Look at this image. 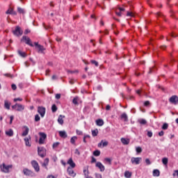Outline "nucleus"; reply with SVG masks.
Returning <instances> with one entry per match:
<instances>
[{"mask_svg":"<svg viewBox=\"0 0 178 178\" xmlns=\"http://www.w3.org/2000/svg\"><path fill=\"white\" fill-rule=\"evenodd\" d=\"M12 168H13V165H6V164H5V163L0 165V169H1V172H3V173H9V172H10V169H12Z\"/></svg>","mask_w":178,"mask_h":178,"instance_id":"1","label":"nucleus"},{"mask_svg":"<svg viewBox=\"0 0 178 178\" xmlns=\"http://www.w3.org/2000/svg\"><path fill=\"white\" fill-rule=\"evenodd\" d=\"M12 108L17 112H23V111H24V105H22L21 104L17 103L15 105L12 106Z\"/></svg>","mask_w":178,"mask_h":178,"instance_id":"2","label":"nucleus"},{"mask_svg":"<svg viewBox=\"0 0 178 178\" xmlns=\"http://www.w3.org/2000/svg\"><path fill=\"white\" fill-rule=\"evenodd\" d=\"M14 35H16L17 37H20V35H23V30H22V28L20 26H17L15 27V29L13 31Z\"/></svg>","mask_w":178,"mask_h":178,"instance_id":"3","label":"nucleus"},{"mask_svg":"<svg viewBox=\"0 0 178 178\" xmlns=\"http://www.w3.org/2000/svg\"><path fill=\"white\" fill-rule=\"evenodd\" d=\"M40 139L39 144L42 145L45 144V140H47V135L45 133L39 132Z\"/></svg>","mask_w":178,"mask_h":178,"instance_id":"4","label":"nucleus"},{"mask_svg":"<svg viewBox=\"0 0 178 178\" xmlns=\"http://www.w3.org/2000/svg\"><path fill=\"white\" fill-rule=\"evenodd\" d=\"M34 44H35V47L39 54H44V51H45L44 46L39 44L37 42H35Z\"/></svg>","mask_w":178,"mask_h":178,"instance_id":"5","label":"nucleus"},{"mask_svg":"<svg viewBox=\"0 0 178 178\" xmlns=\"http://www.w3.org/2000/svg\"><path fill=\"white\" fill-rule=\"evenodd\" d=\"M142 160L143 159L141 157H132L131 162L132 165H140V162H141Z\"/></svg>","mask_w":178,"mask_h":178,"instance_id":"6","label":"nucleus"},{"mask_svg":"<svg viewBox=\"0 0 178 178\" xmlns=\"http://www.w3.org/2000/svg\"><path fill=\"white\" fill-rule=\"evenodd\" d=\"M46 108L44 106H38V113L40 115L41 118H44L45 116Z\"/></svg>","mask_w":178,"mask_h":178,"instance_id":"7","label":"nucleus"},{"mask_svg":"<svg viewBox=\"0 0 178 178\" xmlns=\"http://www.w3.org/2000/svg\"><path fill=\"white\" fill-rule=\"evenodd\" d=\"M22 41H24L25 42V44H27V45H30V47H34L30 38H29L27 36H23Z\"/></svg>","mask_w":178,"mask_h":178,"instance_id":"8","label":"nucleus"},{"mask_svg":"<svg viewBox=\"0 0 178 178\" xmlns=\"http://www.w3.org/2000/svg\"><path fill=\"white\" fill-rule=\"evenodd\" d=\"M169 102L170 104H172V105H177L178 104V97L176 95H172L170 99H169Z\"/></svg>","mask_w":178,"mask_h":178,"instance_id":"9","label":"nucleus"},{"mask_svg":"<svg viewBox=\"0 0 178 178\" xmlns=\"http://www.w3.org/2000/svg\"><path fill=\"white\" fill-rule=\"evenodd\" d=\"M38 155L40 156H41V158H44V156H45V155H47L45 149H44L42 147H41V148L38 147Z\"/></svg>","mask_w":178,"mask_h":178,"instance_id":"10","label":"nucleus"},{"mask_svg":"<svg viewBox=\"0 0 178 178\" xmlns=\"http://www.w3.org/2000/svg\"><path fill=\"white\" fill-rule=\"evenodd\" d=\"M96 168L99 169L100 172H105V165L102 163L98 161L96 163Z\"/></svg>","mask_w":178,"mask_h":178,"instance_id":"11","label":"nucleus"},{"mask_svg":"<svg viewBox=\"0 0 178 178\" xmlns=\"http://www.w3.org/2000/svg\"><path fill=\"white\" fill-rule=\"evenodd\" d=\"M74 168L68 167L67 172L72 177H76V172L73 170Z\"/></svg>","mask_w":178,"mask_h":178,"instance_id":"12","label":"nucleus"},{"mask_svg":"<svg viewBox=\"0 0 178 178\" xmlns=\"http://www.w3.org/2000/svg\"><path fill=\"white\" fill-rule=\"evenodd\" d=\"M31 164L36 172L40 171V165H38V163L36 161H32Z\"/></svg>","mask_w":178,"mask_h":178,"instance_id":"13","label":"nucleus"},{"mask_svg":"<svg viewBox=\"0 0 178 178\" xmlns=\"http://www.w3.org/2000/svg\"><path fill=\"white\" fill-rule=\"evenodd\" d=\"M122 12H124V8L118 7L115 9V14L117 16H122Z\"/></svg>","mask_w":178,"mask_h":178,"instance_id":"14","label":"nucleus"},{"mask_svg":"<svg viewBox=\"0 0 178 178\" xmlns=\"http://www.w3.org/2000/svg\"><path fill=\"white\" fill-rule=\"evenodd\" d=\"M30 141H31V137L28 136L24 138L25 145L26 147H31V143H30Z\"/></svg>","mask_w":178,"mask_h":178,"instance_id":"15","label":"nucleus"},{"mask_svg":"<svg viewBox=\"0 0 178 178\" xmlns=\"http://www.w3.org/2000/svg\"><path fill=\"white\" fill-rule=\"evenodd\" d=\"M121 143L123 144V145H129V144H130V139L122 138Z\"/></svg>","mask_w":178,"mask_h":178,"instance_id":"16","label":"nucleus"},{"mask_svg":"<svg viewBox=\"0 0 178 178\" xmlns=\"http://www.w3.org/2000/svg\"><path fill=\"white\" fill-rule=\"evenodd\" d=\"M67 163L71 166L70 168H76V163L73 161V159L72 158L67 161Z\"/></svg>","mask_w":178,"mask_h":178,"instance_id":"17","label":"nucleus"},{"mask_svg":"<svg viewBox=\"0 0 178 178\" xmlns=\"http://www.w3.org/2000/svg\"><path fill=\"white\" fill-rule=\"evenodd\" d=\"M58 134L61 138H66L67 137V134H66V131H60Z\"/></svg>","mask_w":178,"mask_h":178,"instance_id":"18","label":"nucleus"},{"mask_svg":"<svg viewBox=\"0 0 178 178\" xmlns=\"http://www.w3.org/2000/svg\"><path fill=\"white\" fill-rule=\"evenodd\" d=\"M63 119H65V115H59L58 118V122L59 123V124H63L64 123V120Z\"/></svg>","mask_w":178,"mask_h":178,"instance_id":"19","label":"nucleus"},{"mask_svg":"<svg viewBox=\"0 0 178 178\" xmlns=\"http://www.w3.org/2000/svg\"><path fill=\"white\" fill-rule=\"evenodd\" d=\"M23 172L24 174L26 175V176H33V172H31L29 169H24Z\"/></svg>","mask_w":178,"mask_h":178,"instance_id":"20","label":"nucleus"},{"mask_svg":"<svg viewBox=\"0 0 178 178\" xmlns=\"http://www.w3.org/2000/svg\"><path fill=\"white\" fill-rule=\"evenodd\" d=\"M29 127H24V131L22 134V137H26V136H27V134H29Z\"/></svg>","mask_w":178,"mask_h":178,"instance_id":"21","label":"nucleus"},{"mask_svg":"<svg viewBox=\"0 0 178 178\" xmlns=\"http://www.w3.org/2000/svg\"><path fill=\"white\" fill-rule=\"evenodd\" d=\"M160 175H161V172L159 171V170L156 169L153 170V176L154 177H159Z\"/></svg>","mask_w":178,"mask_h":178,"instance_id":"22","label":"nucleus"},{"mask_svg":"<svg viewBox=\"0 0 178 178\" xmlns=\"http://www.w3.org/2000/svg\"><path fill=\"white\" fill-rule=\"evenodd\" d=\"M96 124L97 126H104V120L102 119H98L96 120Z\"/></svg>","mask_w":178,"mask_h":178,"instance_id":"23","label":"nucleus"},{"mask_svg":"<svg viewBox=\"0 0 178 178\" xmlns=\"http://www.w3.org/2000/svg\"><path fill=\"white\" fill-rule=\"evenodd\" d=\"M76 141H77V136H72L70 139L71 144L76 145Z\"/></svg>","mask_w":178,"mask_h":178,"instance_id":"24","label":"nucleus"},{"mask_svg":"<svg viewBox=\"0 0 178 178\" xmlns=\"http://www.w3.org/2000/svg\"><path fill=\"white\" fill-rule=\"evenodd\" d=\"M108 145V142L107 141H105L104 142V140H102L101 143H99L98 144V147L99 148H101V147H106Z\"/></svg>","mask_w":178,"mask_h":178,"instance_id":"25","label":"nucleus"},{"mask_svg":"<svg viewBox=\"0 0 178 178\" xmlns=\"http://www.w3.org/2000/svg\"><path fill=\"white\" fill-rule=\"evenodd\" d=\"M6 136H8V137H12L13 136V129H8L6 131Z\"/></svg>","mask_w":178,"mask_h":178,"instance_id":"26","label":"nucleus"},{"mask_svg":"<svg viewBox=\"0 0 178 178\" xmlns=\"http://www.w3.org/2000/svg\"><path fill=\"white\" fill-rule=\"evenodd\" d=\"M48 163H49V159H45L42 166H44L46 169H48V168H47V166H48Z\"/></svg>","mask_w":178,"mask_h":178,"instance_id":"27","label":"nucleus"},{"mask_svg":"<svg viewBox=\"0 0 178 178\" xmlns=\"http://www.w3.org/2000/svg\"><path fill=\"white\" fill-rule=\"evenodd\" d=\"M59 145H60V143H59V142L54 143L52 145L53 149H56V148H58V147H59Z\"/></svg>","mask_w":178,"mask_h":178,"instance_id":"28","label":"nucleus"},{"mask_svg":"<svg viewBox=\"0 0 178 178\" xmlns=\"http://www.w3.org/2000/svg\"><path fill=\"white\" fill-rule=\"evenodd\" d=\"M18 54L20 55V56H22V58H26L27 56L26 52L22 51L20 50L18 51Z\"/></svg>","mask_w":178,"mask_h":178,"instance_id":"29","label":"nucleus"},{"mask_svg":"<svg viewBox=\"0 0 178 178\" xmlns=\"http://www.w3.org/2000/svg\"><path fill=\"white\" fill-rule=\"evenodd\" d=\"M124 177H127V178L131 177V172L130 171H125Z\"/></svg>","mask_w":178,"mask_h":178,"instance_id":"30","label":"nucleus"},{"mask_svg":"<svg viewBox=\"0 0 178 178\" xmlns=\"http://www.w3.org/2000/svg\"><path fill=\"white\" fill-rule=\"evenodd\" d=\"M92 136L93 137H97L98 136V129H95L92 131Z\"/></svg>","mask_w":178,"mask_h":178,"instance_id":"31","label":"nucleus"},{"mask_svg":"<svg viewBox=\"0 0 178 178\" xmlns=\"http://www.w3.org/2000/svg\"><path fill=\"white\" fill-rule=\"evenodd\" d=\"M121 119H123L124 120V122H127V114H126L125 113H122L121 115Z\"/></svg>","mask_w":178,"mask_h":178,"instance_id":"32","label":"nucleus"},{"mask_svg":"<svg viewBox=\"0 0 178 178\" xmlns=\"http://www.w3.org/2000/svg\"><path fill=\"white\" fill-rule=\"evenodd\" d=\"M93 155L95 156H99V155H101V152L99 150H95L93 152Z\"/></svg>","mask_w":178,"mask_h":178,"instance_id":"33","label":"nucleus"},{"mask_svg":"<svg viewBox=\"0 0 178 178\" xmlns=\"http://www.w3.org/2000/svg\"><path fill=\"white\" fill-rule=\"evenodd\" d=\"M168 127H169V124H168V123H164V124H163V126H162V129H163V130H168Z\"/></svg>","mask_w":178,"mask_h":178,"instance_id":"34","label":"nucleus"},{"mask_svg":"<svg viewBox=\"0 0 178 178\" xmlns=\"http://www.w3.org/2000/svg\"><path fill=\"white\" fill-rule=\"evenodd\" d=\"M4 106L6 109H8V110L10 109V104H9V102L6 101L4 103Z\"/></svg>","mask_w":178,"mask_h":178,"instance_id":"35","label":"nucleus"},{"mask_svg":"<svg viewBox=\"0 0 178 178\" xmlns=\"http://www.w3.org/2000/svg\"><path fill=\"white\" fill-rule=\"evenodd\" d=\"M51 111L53 113L56 112V111H58V107H56V104H53L51 106Z\"/></svg>","mask_w":178,"mask_h":178,"instance_id":"36","label":"nucleus"},{"mask_svg":"<svg viewBox=\"0 0 178 178\" xmlns=\"http://www.w3.org/2000/svg\"><path fill=\"white\" fill-rule=\"evenodd\" d=\"M6 15H13V8H10L6 12Z\"/></svg>","mask_w":178,"mask_h":178,"instance_id":"37","label":"nucleus"},{"mask_svg":"<svg viewBox=\"0 0 178 178\" xmlns=\"http://www.w3.org/2000/svg\"><path fill=\"white\" fill-rule=\"evenodd\" d=\"M127 16L128 17H134V13H133L131 11V12H127Z\"/></svg>","mask_w":178,"mask_h":178,"instance_id":"38","label":"nucleus"},{"mask_svg":"<svg viewBox=\"0 0 178 178\" xmlns=\"http://www.w3.org/2000/svg\"><path fill=\"white\" fill-rule=\"evenodd\" d=\"M162 162L163 165H168V159L166 157L162 159Z\"/></svg>","mask_w":178,"mask_h":178,"instance_id":"39","label":"nucleus"},{"mask_svg":"<svg viewBox=\"0 0 178 178\" xmlns=\"http://www.w3.org/2000/svg\"><path fill=\"white\" fill-rule=\"evenodd\" d=\"M79 97H74L72 100L73 104H74V105H77L79 104Z\"/></svg>","mask_w":178,"mask_h":178,"instance_id":"40","label":"nucleus"},{"mask_svg":"<svg viewBox=\"0 0 178 178\" xmlns=\"http://www.w3.org/2000/svg\"><path fill=\"white\" fill-rule=\"evenodd\" d=\"M41 118H40V115L38 114H36L35 115V122H40Z\"/></svg>","mask_w":178,"mask_h":178,"instance_id":"41","label":"nucleus"},{"mask_svg":"<svg viewBox=\"0 0 178 178\" xmlns=\"http://www.w3.org/2000/svg\"><path fill=\"white\" fill-rule=\"evenodd\" d=\"M104 161L108 162V163H109L110 165H112V159H111L109 158L104 159Z\"/></svg>","mask_w":178,"mask_h":178,"instance_id":"42","label":"nucleus"},{"mask_svg":"<svg viewBox=\"0 0 178 178\" xmlns=\"http://www.w3.org/2000/svg\"><path fill=\"white\" fill-rule=\"evenodd\" d=\"M139 123L140 124H147V120H144V119H141L139 120Z\"/></svg>","mask_w":178,"mask_h":178,"instance_id":"43","label":"nucleus"},{"mask_svg":"<svg viewBox=\"0 0 178 178\" xmlns=\"http://www.w3.org/2000/svg\"><path fill=\"white\" fill-rule=\"evenodd\" d=\"M17 11L19 12V13H22V15H24V10H23V8L20 7L17 8Z\"/></svg>","mask_w":178,"mask_h":178,"instance_id":"44","label":"nucleus"},{"mask_svg":"<svg viewBox=\"0 0 178 178\" xmlns=\"http://www.w3.org/2000/svg\"><path fill=\"white\" fill-rule=\"evenodd\" d=\"M136 152H138V154L143 152V149H141V147H137L136 148Z\"/></svg>","mask_w":178,"mask_h":178,"instance_id":"45","label":"nucleus"},{"mask_svg":"<svg viewBox=\"0 0 178 178\" xmlns=\"http://www.w3.org/2000/svg\"><path fill=\"white\" fill-rule=\"evenodd\" d=\"M91 63L92 64V65H96L97 67L98 66V62L97 61V60H92L91 61Z\"/></svg>","mask_w":178,"mask_h":178,"instance_id":"46","label":"nucleus"},{"mask_svg":"<svg viewBox=\"0 0 178 178\" xmlns=\"http://www.w3.org/2000/svg\"><path fill=\"white\" fill-rule=\"evenodd\" d=\"M76 133L78 136H83V131L79 130V129H76Z\"/></svg>","mask_w":178,"mask_h":178,"instance_id":"47","label":"nucleus"},{"mask_svg":"<svg viewBox=\"0 0 178 178\" xmlns=\"http://www.w3.org/2000/svg\"><path fill=\"white\" fill-rule=\"evenodd\" d=\"M17 101H19V102H22V101H23V99L20 97L14 99V102H17Z\"/></svg>","mask_w":178,"mask_h":178,"instance_id":"48","label":"nucleus"},{"mask_svg":"<svg viewBox=\"0 0 178 178\" xmlns=\"http://www.w3.org/2000/svg\"><path fill=\"white\" fill-rule=\"evenodd\" d=\"M4 76L6 77H9L10 79H12L13 76L11 74H4Z\"/></svg>","mask_w":178,"mask_h":178,"instance_id":"49","label":"nucleus"},{"mask_svg":"<svg viewBox=\"0 0 178 178\" xmlns=\"http://www.w3.org/2000/svg\"><path fill=\"white\" fill-rule=\"evenodd\" d=\"M150 104L151 103L149 102V101H146V102H144V106H149Z\"/></svg>","mask_w":178,"mask_h":178,"instance_id":"50","label":"nucleus"},{"mask_svg":"<svg viewBox=\"0 0 178 178\" xmlns=\"http://www.w3.org/2000/svg\"><path fill=\"white\" fill-rule=\"evenodd\" d=\"M145 163L147 165H151V161L149 160V159H145Z\"/></svg>","mask_w":178,"mask_h":178,"instance_id":"51","label":"nucleus"},{"mask_svg":"<svg viewBox=\"0 0 178 178\" xmlns=\"http://www.w3.org/2000/svg\"><path fill=\"white\" fill-rule=\"evenodd\" d=\"M15 118V117H13V115H11L10 117V124H12V122H13V119Z\"/></svg>","mask_w":178,"mask_h":178,"instance_id":"52","label":"nucleus"},{"mask_svg":"<svg viewBox=\"0 0 178 178\" xmlns=\"http://www.w3.org/2000/svg\"><path fill=\"white\" fill-rule=\"evenodd\" d=\"M163 134H165V132H163V131H161L159 132V136L160 137H162L163 136Z\"/></svg>","mask_w":178,"mask_h":178,"instance_id":"53","label":"nucleus"},{"mask_svg":"<svg viewBox=\"0 0 178 178\" xmlns=\"http://www.w3.org/2000/svg\"><path fill=\"white\" fill-rule=\"evenodd\" d=\"M97 162V159L94 157H92L91 163H95Z\"/></svg>","mask_w":178,"mask_h":178,"instance_id":"54","label":"nucleus"},{"mask_svg":"<svg viewBox=\"0 0 178 178\" xmlns=\"http://www.w3.org/2000/svg\"><path fill=\"white\" fill-rule=\"evenodd\" d=\"M74 154H76V155H80V151H79L78 149H75Z\"/></svg>","mask_w":178,"mask_h":178,"instance_id":"55","label":"nucleus"},{"mask_svg":"<svg viewBox=\"0 0 178 178\" xmlns=\"http://www.w3.org/2000/svg\"><path fill=\"white\" fill-rule=\"evenodd\" d=\"M11 88H12V90H16V88H17L15 84H12Z\"/></svg>","mask_w":178,"mask_h":178,"instance_id":"56","label":"nucleus"},{"mask_svg":"<svg viewBox=\"0 0 178 178\" xmlns=\"http://www.w3.org/2000/svg\"><path fill=\"white\" fill-rule=\"evenodd\" d=\"M56 99H60V94H56Z\"/></svg>","mask_w":178,"mask_h":178,"instance_id":"57","label":"nucleus"},{"mask_svg":"<svg viewBox=\"0 0 178 178\" xmlns=\"http://www.w3.org/2000/svg\"><path fill=\"white\" fill-rule=\"evenodd\" d=\"M147 136H148V137H152V131H148L147 132Z\"/></svg>","mask_w":178,"mask_h":178,"instance_id":"58","label":"nucleus"},{"mask_svg":"<svg viewBox=\"0 0 178 178\" xmlns=\"http://www.w3.org/2000/svg\"><path fill=\"white\" fill-rule=\"evenodd\" d=\"M96 178H102V175L101 174H96Z\"/></svg>","mask_w":178,"mask_h":178,"instance_id":"59","label":"nucleus"},{"mask_svg":"<svg viewBox=\"0 0 178 178\" xmlns=\"http://www.w3.org/2000/svg\"><path fill=\"white\" fill-rule=\"evenodd\" d=\"M83 173L85 176H87L88 175V171H87V170H83Z\"/></svg>","mask_w":178,"mask_h":178,"instance_id":"60","label":"nucleus"},{"mask_svg":"<svg viewBox=\"0 0 178 178\" xmlns=\"http://www.w3.org/2000/svg\"><path fill=\"white\" fill-rule=\"evenodd\" d=\"M106 111H110V110H111V106L107 105V106H106Z\"/></svg>","mask_w":178,"mask_h":178,"instance_id":"61","label":"nucleus"},{"mask_svg":"<svg viewBox=\"0 0 178 178\" xmlns=\"http://www.w3.org/2000/svg\"><path fill=\"white\" fill-rule=\"evenodd\" d=\"M29 33H30V30H29V29H26V30L24 31V34H29Z\"/></svg>","mask_w":178,"mask_h":178,"instance_id":"62","label":"nucleus"},{"mask_svg":"<svg viewBox=\"0 0 178 178\" xmlns=\"http://www.w3.org/2000/svg\"><path fill=\"white\" fill-rule=\"evenodd\" d=\"M47 178H56L54 175H49Z\"/></svg>","mask_w":178,"mask_h":178,"instance_id":"63","label":"nucleus"},{"mask_svg":"<svg viewBox=\"0 0 178 178\" xmlns=\"http://www.w3.org/2000/svg\"><path fill=\"white\" fill-rule=\"evenodd\" d=\"M51 79L52 80H56V75H53Z\"/></svg>","mask_w":178,"mask_h":178,"instance_id":"64","label":"nucleus"}]
</instances>
